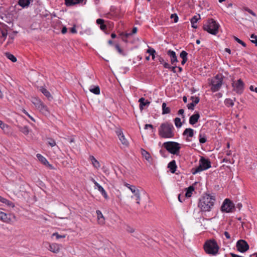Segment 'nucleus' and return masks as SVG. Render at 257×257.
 Wrapping results in <instances>:
<instances>
[{"mask_svg":"<svg viewBox=\"0 0 257 257\" xmlns=\"http://www.w3.org/2000/svg\"><path fill=\"white\" fill-rule=\"evenodd\" d=\"M116 133L122 144L125 146H127L128 143L127 140L125 138L122 131L120 130H117L116 131Z\"/></svg>","mask_w":257,"mask_h":257,"instance_id":"obj_14","label":"nucleus"},{"mask_svg":"<svg viewBox=\"0 0 257 257\" xmlns=\"http://www.w3.org/2000/svg\"><path fill=\"white\" fill-rule=\"evenodd\" d=\"M187 55L188 53L186 51H182L180 54V56L182 59V60L188 59Z\"/></svg>","mask_w":257,"mask_h":257,"instance_id":"obj_44","label":"nucleus"},{"mask_svg":"<svg viewBox=\"0 0 257 257\" xmlns=\"http://www.w3.org/2000/svg\"><path fill=\"white\" fill-rule=\"evenodd\" d=\"M167 54L170 56L171 63L172 65H175V63L178 62L175 52L169 50L167 51Z\"/></svg>","mask_w":257,"mask_h":257,"instance_id":"obj_13","label":"nucleus"},{"mask_svg":"<svg viewBox=\"0 0 257 257\" xmlns=\"http://www.w3.org/2000/svg\"><path fill=\"white\" fill-rule=\"evenodd\" d=\"M200 19V15H198L197 16H194L191 19V23H197V21Z\"/></svg>","mask_w":257,"mask_h":257,"instance_id":"obj_41","label":"nucleus"},{"mask_svg":"<svg viewBox=\"0 0 257 257\" xmlns=\"http://www.w3.org/2000/svg\"><path fill=\"white\" fill-rule=\"evenodd\" d=\"M194 134V131L192 128H186L183 133V136L186 137L187 139L186 140H188V138H192L193 137Z\"/></svg>","mask_w":257,"mask_h":257,"instance_id":"obj_18","label":"nucleus"},{"mask_svg":"<svg viewBox=\"0 0 257 257\" xmlns=\"http://www.w3.org/2000/svg\"><path fill=\"white\" fill-rule=\"evenodd\" d=\"M147 53H149L152 56L153 60H155L156 52L154 49L151 47H149V49L147 50Z\"/></svg>","mask_w":257,"mask_h":257,"instance_id":"obj_35","label":"nucleus"},{"mask_svg":"<svg viewBox=\"0 0 257 257\" xmlns=\"http://www.w3.org/2000/svg\"><path fill=\"white\" fill-rule=\"evenodd\" d=\"M98 223L100 224H104L105 223V218L100 210H97L96 211Z\"/></svg>","mask_w":257,"mask_h":257,"instance_id":"obj_20","label":"nucleus"},{"mask_svg":"<svg viewBox=\"0 0 257 257\" xmlns=\"http://www.w3.org/2000/svg\"><path fill=\"white\" fill-rule=\"evenodd\" d=\"M100 28L101 30L104 31L106 29V26L104 23L100 26Z\"/></svg>","mask_w":257,"mask_h":257,"instance_id":"obj_64","label":"nucleus"},{"mask_svg":"<svg viewBox=\"0 0 257 257\" xmlns=\"http://www.w3.org/2000/svg\"><path fill=\"white\" fill-rule=\"evenodd\" d=\"M233 38L235 41H236L239 44H241L242 46L245 47L246 46V44L243 42L242 40L238 38L237 37L235 36H233Z\"/></svg>","mask_w":257,"mask_h":257,"instance_id":"obj_40","label":"nucleus"},{"mask_svg":"<svg viewBox=\"0 0 257 257\" xmlns=\"http://www.w3.org/2000/svg\"><path fill=\"white\" fill-rule=\"evenodd\" d=\"M244 10L245 11L247 12L248 13H249L250 14H251L253 16H254V17L256 16V14L251 10L249 9V8H245Z\"/></svg>","mask_w":257,"mask_h":257,"instance_id":"obj_49","label":"nucleus"},{"mask_svg":"<svg viewBox=\"0 0 257 257\" xmlns=\"http://www.w3.org/2000/svg\"><path fill=\"white\" fill-rule=\"evenodd\" d=\"M31 0H19L18 4L23 8L28 7L30 4Z\"/></svg>","mask_w":257,"mask_h":257,"instance_id":"obj_27","label":"nucleus"},{"mask_svg":"<svg viewBox=\"0 0 257 257\" xmlns=\"http://www.w3.org/2000/svg\"><path fill=\"white\" fill-rule=\"evenodd\" d=\"M234 207L233 203L229 199H225L221 207V210L222 212H231Z\"/></svg>","mask_w":257,"mask_h":257,"instance_id":"obj_10","label":"nucleus"},{"mask_svg":"<svg viewBox=\"0 0 257 257\" xmlns=\"http://www.w3.org/2000/svg\"><path fill=\"white\" fill-rule=\"evenodd\" d=\"M200 117L199 113L197 112L195 114L192 115L189 120V123L192 125L195 124L198 120Z\"/></svg>","mask_w":257,"mask_h":257,"instance_id":"obj_17","label":"nucleus"},{"mask_svg":"<svg viewBox=\"0 0 257 257\" xmlns=\"http://www.w3.org/2000/svg\"><path fill=\"white\" fill-rule=\"evenodd\" d=\"M164 68L169 69L171 68V66L166 62L165 61V62L163 64Z\"/></svg>","mask_w":257,"mask_h":257,"instance_id":"obj_60","label":"nucleus"},{"mask_svg":"<svg viewBox=\"0 0 257 257\" xmlns=\"http://www.w3.org/2000/svg\"><path fill=\"white\" fill-rule=\"evenodd\" d=\"M174 65V66H171V68H169V69H170L171 71H172L173 73H176V68L177 67V66L176 64Z\"/></svg>","mask_w":257,"mask_h":257,"instance_id":"obj_61","label":"nucleus"},{"mask_svg":"<svg viewBox=\"0 0 257 257\" xmlns=\"http://www.w3.org/2000/svg\"><path fill=\"white\" fill-rule=\"evenodd\" d=\"M211 167V164L209 159L201 156L199 161V166L196 168H192L191 172L192 174L195 175Z\"/></svg>","mask_w":257,"mask_h":257,"instance_id":"obj_3","label":"nucleus"},{"mask_svg":"<svg viewBox=\"0 0 257 257\" xmlns=\"http://www.w3.org/2000/svg\"><path fill=\"white\" fill-rule=\"evenodd\" d=\"M49 249L54 253H57L60 250L59 245L56 243L50 244Z\"/></svg>","mask_w":257,"mask_h":257,"instance_id":"obj_21","label":"nucleus"},{"mask_svg":"<svg viewBox=\"0 0 257 257\" xmlns=\"http://www.w3.org/2000/svg\"><path fill=\"white\" fill-rule=\"evenodd\" d=\"M135 197H136V200L137 201V203L138 204H140V200H141V197H140V194L139 193V194L135 196Z\"/></svg>","mask_w":257,"mask_h":257,"instance_id":"obj_56","label":"nucleus"},{"mask_svg":"<svg viewBox=\"0 0 257 257\" xmlns=\"http://www.w3.org/2000/svg\"><path fill=\"white\" fill-rule=\"evenodd\" d=\"M18 128L22 133L24 135H27L29 133V129L27 126H19Z\"/></svg>","mask_w":257,"mask_h":257,"instance_id":"obj_29","label":"nucleus"},{"mask_svg":"<svg viewBox=\"0 0 257 257\" xmlns=\"http://www.w3.org/2000/svg\"><path fill=\"white\" fill-rule=\"evenodd\" d=\"M141 152L143 157H144L149 163H151L152 162L153 159L150 154L143 148L141 149Z\"/></svg>","mask_w":257,"mask_h":257,"instance_id":"obj_16","label":"nucleus"},{"mask_svg":"<svg viewBox=\"0 0 257 257\" xmlns=\"http://www.w3.org/2000/svg\"><path fill=\"white\" fill-rule=\"evenodd\" d=\"M199 141L200 144H204L206 142L207 138L204 134L200 133L199 135Z\"/></svg>","mask_w":257,"mask_h":257,"instance_id":"obj_33","label":"nucleus"},{"mask_svg":"<svg viewBox=\"0 0 257 257\" xmlns=\"http://www.w3.org/2000/svg\"><path fill=\"white\" fill-rule=\"evenodd\" d=\"M37 157L38 160L43 164L46 165L48 164L50 168H52V166L49 164L47 159L40 154H37Z\"/></svg>","mask_w":257,"mask_h":257,"instance_id":"obj_24","label":"nucleus"},{"mask_svg":"<svg viewBox=\"0 0 257 257\" xmlns=\"http://www.w3.org/2000/svg\"><path fill=\"white\" fill-rule=\"evenodd\" d=\"M160 153L161 155V156L164 158H166L167 157V155L166 154V151L165 150L161 149L160 150Z\"/></svg>","mask_w":257,"mask_h":257,"instance_id":"obj_52","label":"nucleus"},{"mask_svg":"<svg viewBox=\"0 0 257 257\" xmlns=\"http://www.w3.org/2000/svg\"><path fill=\"white\" fill-rule=\"evenodd\" d=\"M173 130V124L167 122L161 124L159 129V134L162 138H171L174 136Z\"/></svg>","mask_w":257,"mask_h":257,"instance_id":"obj_2","label":"nucleus"},{"mask_svg":"<svg viewBox=\"0 0 257 257\" xmlns=\"http://www.w3.org/2000/svg\"><path fill=\"white\" fill-rule=\"evenodd\" d=\"M174 123H175L176 126L177 128L180 127L182 125V123L181 122V119L179 117H176L174 119Z\"/></svg>","mask_w":257,"mask_h":257,"instance_id":"obj_38","label":"nucleus"},{"mask_svg":"<svg viewBox=\"0 0 257 257\" xmlns=\"http://www.w3.org/2000/svg\"><path fill=\"white\" fill-rule=\"evenodd\" d=\"M219 27V24L216 21L210 19L203 25V29L210 34L216 35L218 33Z\"/></svg>","mask_w":257,"mask_h":257,"instance_id":"obj_5","label":"nucleus"},{"mask_svg":"<svg viewBox=\"0 0 257 257\" xmlns=\"http://www.w3.org/2000/svg\"><path fill=\"white\" fill-rule=\"evenodd\" d=\"M170 108L166 106V103L164 102L162 104V114H165L170 112Z\"/></svg>","mask_w":257,"mask_h":257,"instance_id":"obj_31","label":"nucleus"},{"mask_svg":"<svg viewBox=\"0 0 257 257\" xmlns=\"http://www.w3.org/2000/svg\"><path fill=\"white\" fill-rule=\"evenodd\" d=\"M237 250L240 252H245L249 249V246L247 242L243 239L238 240L236 244Z\"/></svg>","mask_w":257,"mask_h":257,"instance_id":"obj_11","label":"nucleus"},{"mask_svg":"<svg viewBox=\"0 0 257 257\" xmlns=\"http://www.w3.org/2000/svg\"><path fill=\"white\" fill-rule=\"evenodd\" d=\"M83 1H85V4L86 0H65V4L67 7H71L77 4H82Z\"/></svg>","mask_w":257,"mask_h":257,"instance_id":"obj_15","label":"nucleus"},{"mask_svg":"<svg viewBox=\"0 0 257 257\" xmlns=\"http://www.w3.org/2000/svg\"><path fill=\"white\" fill-rule=\"evenodd\" d=\"M148 128H151L152 132H154V127H153V125L152 124H145L144 128L145 130H147Z\"/></svg>","mask_w":257,"mask_h":257,"instance_id":"obj_51","label":"nucleus"},{"mask_svg":"<svg viewBox=\"0 0 257 257\" xmlns=\"http://www.w3.org/2000/svg\"><path fill=\"white\" fill-rule=\"evenodd\" d=\"M96 23L100 26L104 23V20L101 19H98L96 20Z\"/></svg>","mask_w":257,"mask_h":257,"instance_id":"obj_54","label":"nucleus"},{"mask_svg":"<svg viewBox=\"0 0 257 257\" xmlns=\"http://www.w3.org/2000/svg\"><path fill=\"white\" fill-rule=\"evenodd\" d=\"M48 143L52 147H54L56 145L55 141L51 138L48 139Z\"/></svg>","mask_w":257,"mask_h":257,"instance_id":"obj_43","label":"nucleus"},{"mask_svg":"<svg viewBox=\"0 0 257 257\" xmlns=\"http://www.w3.org/2000/svg\"><path fill=\"white\" fill-rule=\"evenodd\" d=\"M0 219L5 223L11 224L14 220H16V216L14 214H7L2 211L0 212Z\"/></svg>","mask_w":257,"mask_h":257,"instance_id":"obj_9","label":"nucleus"},{"mask_svg":"<svg viewBox=\"0 0 257 257\" xmlns=\"http://www.w3.org/2000/svg\"><path fill=\"white\" fill-rule=\"evenodd\" d=\"M233 90L238 94H241L244 90V83L241 79L236 81H233L231 83Z\"/></svg>","mask_w":257,"mask_h":257,"instance_id":"obj_8","label":"nucleus"},{"mask_svg":"<svg viewBox=\"0 0 257 257\" xmlns=\"http://www.w3.org/2000/svg\"><path fill=\"white\" fill-rule=\"evenodd\" d=\"M224 104L227 107H232L234 105L233 100L230 98H226L224 100Z\"/></svg>","mask_w":257,"mask_h":257,"instance_id":"obj_36","label":"nucleus"},{"mask_svg":"<svg viewBox=\"0 0 257 257\" xmlns=\"http://www.w3.org/2000/svg\"><path fill=\"white\" fill-rule=\"evenodd\" d=\"M168 168L170 169V170L172 173H174L177 169V165L176 161L172 160L168 164Z\"/></svg>","mask_w":257,"mask_h":257,"instance_id":"obj_23","label":"nucleus"},{"mask_svg":"<svg viewBox=\"0 0 257 257\" xmlns=\"http://www.w3.org/2000/svg\"><path fill=\"white\" fill-rule=\"evenodd\" d=\"M157 58H158V59L159 62L161 64H163L165 62L164 59L160 56H157Z\"/></svg>","mask_w":257,"mask_h":257,"instance_id":"obj_59","label":"nucleus"},{"mask_svg":"<svg viewBox=\"0 0 257 257\" xmlns=\"http://www.w3.org/2000/svg\"><path fill=\"white\" fill-rule=\"evenodd\" d=\"M171 18L173 19L175 23H177L178 21V17L176 14H173L171 16Z\"/></svg>","mask_w":257,"mask_h":257,"instance_id":"obj_47","label":"nucleus"},{"mask_svg":"<svg viewBox=\"0 0 257 257\" xmlns=\"http://www.w3.org/2000/svg\"><path fill=\"white\" fill-rule=\"evenodd\" d=\"M129 189L134 194V196H136L140 193L139 190L138 188H137L135 186L130 185Z\"/></svg>","mask_w":257,"mask_h":257,"instance_id":"obj_34","label":"nucleus"},{"mask_svg":"<svg viewBox=\"0 0 257 257\" xmlns=\"http://www.w3.org/2000/svg\"><path fill=\"white\" fill-rule=\"evenodd\" d=\"M137 31H138V29L137 27H134L133 28V30L132 31V32H131L132 35H133V34H136L137 32Z\"/></svg>","mask_w":257,"mask_h":257,"instance_id":"obj_62","label":"nucleus"},{"mask_svg":"<svg viewBox=\"0 0 257 257\" xmlns=\"http://www.w3.org/2000/svg\"><path fill=\"white\" fill-rule=\"evenodd\" d=\"M215 198L208 194H204L200 199L198 207L202 212L210 211L214 204Z\"/></svg>","mask_w":257,"mask_h":257,"instance_id":"obj_1","label":"nucleus"},{"mask_svg":"<svg viewBox=\"0 0 257 257\" xmlns=\"http://www.w3.org/2000/svg\"><path fill=\"white\" fill-rule=\"evenodd\" d=\"M40 91L47 98L51 97L50 93L46 88L43 87H41L40 88Z\"/></svg>","mask_w":257,"mask_h":257,"instance_id":"obj_32","label":"nucleus"},{"mask_svg":"<svg viewBox=\"0 0 257 257\" xmlns=\"http://www.w3.org/2000/svg\"><path fill=\"white\" fill-rule=\"evenodd\" d=\"M35 104L37 109L45 115L47 116L50 114L48 107L40 100H38Z\"/></svg>","mask_w":257,"mask_h":257,"instance_id":"obj_12","label":"nucleus"},{"mask_svg":"<svg viewBox=\"0 0 257 257\" xmlns=\"http://www.w3.org/2000/svg\"><path fill=\"white\" fill-rule=\"evenodd\" d=\"M53 236H56L57 239H60L65 237V235H60L57 232H55L52 234Z\"/></svg>","mask_w":257,"mask_h":257,"instance_id":"obj_48","label":"nucleus"},{"mask_svg":"<svg viewBox=\"0 0 257 257\" xmlns=\"http://www.w3.org/2000/svg\"><path fill=\"white\" fill-rule=\"evenodd\" d=\"M250 38L251 40H250L251 42L255 44V45H257V36L255 35L254 34H252L250 36Z\"/></svg>","mask_w":257,"mask_h":257,"instance_id":"obj_42","label":"nucleus"},{"mask_svg":"<svg viewBox=\"0 0 257 257\" xmlns=\"http://www.w3.org/2000/svg\"><path fill=\"white\" fill-rule=\"evenodd\" d=\"M0 127L6 134H9L11 132L10 126L0 120Z\"/></svg>","mask_w":257,"mask_h":257,"instance_id":"obj_22","label":"nucleus"},{"mask_svg":"<svg viewBox=\"0 0 257 257\" xmlns=\"http://www.w3.org/2000/svg\"><path fill=\"white\" fill-rule=\"evenodd\" d=\"M190 99L192 100V102H193L195 104H197L200 101L199 97L196 96H191Z\"/></svg>","mask_w":257,"mask_h":257,"instance_id":"obj_45","label":"nucleus"},{"mask_svg":"<svg viewBox=\"0 0 257 257\" xmlns=\"http://www.w3.org/2000/svg\"><path fill=\"white\" fill-rule=\"evenodd\" d=\"M24 113L26 114L32 120H33V121H35V119L31 116L28 113V112H27L25 110H24Z\"/></svg>","mask_w":257,"mask_h":257,"instance_id":"obj_58","label":"nucleus"},{"mask_svg":"<svg viewBox=\"0 0 257 257\" xmlns=\"http://www.w3.org/2000/svg\"><path fill=\"white\" fill-rule=\"evenodd\" d=\"M115 48L117 52L121 55L123 56H125L126 54L123 52V51L120 48L118 44H116L115 45Z\"/></svg>","mask_w":257,"mask_h":257,"instance_id":"obj_39","label":"nucleus"},{"mask_svg":"<svg viewBox=\"0 0 257 257\" xmlns=\"http://www.w3.org/2000/svg\"><path fill=\"white\" fill-rule=\"evenodd\" d=\"M8 206L14 208L15 207V204L12 201L7 200V202L6 203Z\"/></svg>","mask_w":257,"mask_h":257,"instance_id":"obj_55","label":"nucleus"},{"mask_svg":"<svg viewBox=\"0 0 257 257\" xmlns=\"http://www.w3.org/2000/svg\"><path fill=\"white\" fill-rule=\"evenodd\" d=\"M139 102H140L139 107L141 110H143L144 106H148L150 104V102L148 100H146L144 97L140 98Z\"/></svg>","mask_w":257,"mask_h":257,"instance_id":"obj_19","label":"nucleus"},{"mask_svg":"<svg viewBox=\"0 0 257 257\" xmlns=\"http://www.w3.org/2000/svg\"><path fill=\"white\" fill-rule=\"evenodd\" d=\"M93 166L96 168H98L100 167V164L99 162L92 156L90 157Z\"/></svg>","mask_w":257,"mask_h":257,"instance_id":"obj_30","label":"nucleus"},{"mask_svg":"<svg viewBox=\"0 0 257 257\" xmlns=\"http://www.w3.org/2000/svg\"><path fill=\"white\" fill-rule=\"evenodd\" d=\"M223 82V77L220 74H217L211 80V90L213 92L218 91L221 88Z\"/></svg>","mask_w":257,"mask_h":257,"instance_id":"obj_7","label":"nucleus"},{"mask_svg":"<svg viewBox=\"0 0 257 257\" xmlns=\"http://www.w3.org/2000/svg\"><path fill=\"white\" fill-rule=\"evenodd\" d=\"M194 190V188L192 186H190L186 188V192L185 194V196L187 198L190 197L192 195V192Z\"/></svg>","mask_w":257,"mask_h":257,"instance_id":"obj_28","label":"nucleus"},{"mask_svg":"<svg viewBox=\"0 0 257 257\" xmlns=\"http://www.w3.org/2000/svg\"><path fill=\"white\" fill-rule=\"evenodd\" d=\"M120 36L121 37H126L127 38H128L130 36H132V34L131 33H121L120 34Z\"/></svg>","mask_w":257,"mask_h":257,"instance_id":"obj_53","label":"nucleus"},{"mask_svg":"<svg viewBox=\"0 0 257 257\" xmlns=\"http://www.w3.org/2000/svg\"><path fill=\"white\" fill-rule=\"evenodd\" d=\"M203 248L206 253L215 255L217 254L219 247L215 239H209L205 241Z\"/></svg>","mask_w":257,"mask_h":257,"instance_id":"obj_4","label":"nucleus"},{"mask_svg":"<svg viewBox=\"0 0 257 257\" xmlns=\"http://www.w3.org/2000/svg\"><path fill=\"white\" fill-rule=\"evenodd\" d=\"M70 32L73 34L77 33V31L75 26L70 29Z\"/></svg>","mask_w":257,"mask_h":257,"instance_id":"obj_63","label":"nucleus"},{"mask_svg":"<svg viewBox=\"0 0 257 257\" xmlns=\"http://www.w3.org/2000/svg\"><path fill=\"white\" fill-rule=\"evenodd\" d=\"M98 189V190L101 193V195L105 198L108 199V195L104 189V188L100 185L98 183H96V186Z\"/></svg>","mask_w":257,"mask_h":257,"instance_id":"obj_25","label":"nucleus"},{"mask_svg":"<svg viewBox=\"0 0 257 257\" xmlns=\"http://www.w3.org/2000/svg\"><path fill=\"white\" fill-rule=\"evenodd\" d=\"M184 113V110L183 109H179L178 112V114H179V115H181L182 117L183 118H184V117H185Z\"/></svg>","mask_w":257,"mask_h":257,"instance_id":"obj_57","label":"nucleus"},{"mask_svg":"<svg viewBox=\"0 0 257 257\" xmlns=\"http://www.w3.org/2000/svg\"><path fill=\"white\" fill-rule=\"evenodd\" d=\"M89 91L96 95L100 94V88L98 86H90L89 88Z\"/></svg>","mask_w":257,"mask_h":257,"instance_id":"obj_26","label":"nucleus"},{"mask_svg":"<svg viewBox=\"0 0 257 257\" xmlns=\"http://www.w3.org/2000/svg\"><path fill=\"white\" fill-rule=\"evenodd\" d=\"M0 35H1V37L4 38V40L6 38L7 36V31L3 30L1 28H0Z\"/></svg>","mask_w":257,"mask_h":257,"instance_id":"obj_46","label":"nucleus"},{"mask_svg":"<svg viewBox=\"0 0 257 257\" xmlns=\"http://www.w3.org/2000/svg\"><path fill=\"white\" fill-rule=\"evenodd\" d=\"M195 105L193 102H191L187 104V107L189 109L193 110Z\"/></svg>","mask_w":257,"mask_h":257,"instance_id":"obj_50","label":"nucleus"},{"mask_svg":"<svg viewBox=\"0 0 257 257\" xmlns=\"http://www.w3.org/2000/svg\"><path fill=\"white\" fill-rule=\"evenodd\" d=\"M5 55L8 59L11 60L13 62H15L17 61L16 57L13 54H12L10 53L7 52L5 53Z\"/></svg>","mask_w":257,"mask_h":257,"instance_id":"obj_37","label":"nucleus"},{"mask_svg":"<svg viewBox=\"0 0 257 257\" xmlns=\"http://www.w3.org/2000/svg\"><path fill=\"white\" fill-rule=\"evenodd\" d=\"M163 147L170 153L179 155L180 150L181 148L180 144L175 142H167L163 144Z\"/></svg>","mask_w":257,"mask_h":257,"instance_id":"obj_6","label":"nucleus"}]
</instances>
